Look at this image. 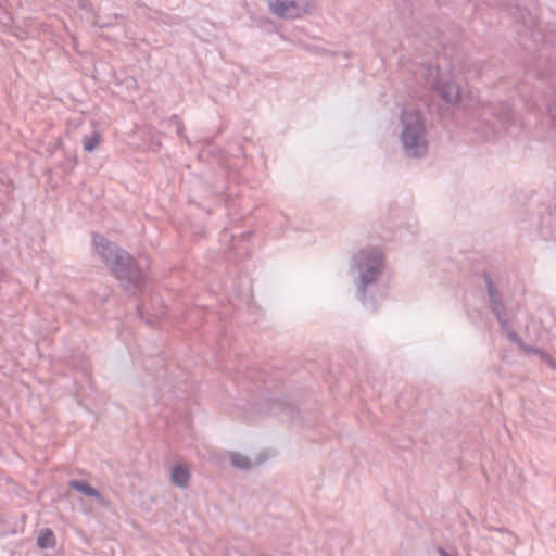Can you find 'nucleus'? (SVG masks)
<instances>
[{
    "label": "nucleus",
    "mask_w": 556,
    "mask_h": 556,
    "mask_svg": "<svg viewBox=\"0 0 556 556\" xmlns=\"http://www.w3.org/2000/svg\"><path fill=\"white\" fill-rule=\"evenodd\" d=\"M93 243L98 253L117 278L132 279L136 277L132 260L128 253L117 249L99 235L93 236Z\"/></svg>",
    "instance_id": "f257e3e1"
},
{
    "label": "nucleus",
    "mask_w": 556,
    "mask_h": 556,
    "mask_svg": "<svg viewBox=\"0 0 556 556\" xmlns=\"http://www.w3.org/2000/svg\"><path fill=\"white\" fill-rule=\"evenodd\" d=\"M404 130L402 140L410 155L420 156L426 151L424 126L420 115L416 111H406L403 115Z\"/></svg>",
    "instance_id": "f03ea898"
},
{
    "label": "nucleus",
    "mask_w": 556,
    "mask_h": 556,
    "mask_svg": "<svg viewBox=\"0 0 556 556\" xmlns=\"http://www.w3.org/2000/svg\"><path fill=\"white\" fill-rule=\"evenodd\" d=\"M429 77L432 78L433 81L429 79L428 84L439 92L442 99H444L448 103H456L459 101V87L454 83V80L450 76H439L438 70L432 68L429 72Z\"/></svg>",
    "instance_id": "7ed1b4c3"
},
{
    "label": "nucleus",
    "mask_w": 556,
    "mask_h": 556,
    "mask_svg": "<svg viewBox=\"0 0 556 556\" xmlns=\"http://www.w3.org/2000/svg\"><path fill=\"white\" fill-rule=\"evenodd\" d=\"M357 264L362 270L365 283L371 282L382 269V254L379 251H364L357 256Z\"/></svg>",
    "instance_id": "20e7f679"
},
{
    "label": "nucleus",
    "mask_w": 556,
    "mask_h": 556,
    "mask_svg": "<svg viewBox=\"0 0 556 556\" xmlns=\"http://www.w3.org/2000/svg\"><path fill=\"white\" fill-rule=\"evenodd\" d=\"M271 11L281 17H298L300 16V9L294 2H275L270 4Z\"/></svg>",
    "instance_id": "39448f33"
},
{
    "label": "nucleus",
    "mask_w": 556,
    "mask_h": 556,
    "mask_svg": "<svg viewBox=\"0 0 556 556\" xmlns=\"http://www.w3.org/2000/svg\"><path fill=\"white\" fill-rule=\"evenodd\" d=\"M190 478V470L186 465H176L172 468V480L179 486H186Z\"/></svg>",
    "instance_id": "423d86ee"
},
{
    "label": "nucleus",
    "mask_w": 556,
    "mask_h": 556,
    "mask_svg": "<svg viewBox=\"0 0 556 556\" xmlns=\"http://www.w3.org/2000/svg\"><path fill=\"white\" fill-rule=\"evenodd\" d=\"M37 544L41 549L52 548L55 546V535L52 530L43 529L37 538Z\"/></svg>",
    "instance_id": "0eeeda50"
},
{
    "label": "nucleus",
    "mask_w": 556,
    "mask_h": 556,
    "mask_svg": "<svg viewBox=\"0 0 556 556\" xmlns=\"http://www.w3.org/2000/svg\"><path fill=\"white\" fill-rule=\"evenodd\" d=\"M100 141H101L100 134L99 132H93L92 135L86 136L84 138V140H83L84 148H85L86 151L91 152V151H93L98 147Z\"/></svg>",
    "instance_id": "6e6552de"
},
{
    "label": "nucleus",
    "mask_w": 556,
    "mask_h": 556,
    "mask_svg": "<svg viewBox=\"0 0 556 556\" xmlns=\"http://www.w3.org/2000/svg\"><path fill=\"white\" fill-rule=\"evenodd\" d=\"M71 485L74 489L78 490L79 492H81L88 496H96V497L100 496L99 492L97 490H94L93 488H91L90 485H88L87 483L74 481L71 483Z\"/></svg>",
    "instance_id": "1a4fd4ad"
},
{
    "label": "nucleus",
    "mask_w": 556,
    "mask_h": 556,
    "mask_svg": "<svg viewBox=\"0 0 556 556\" xmlns=\"http://www.w3.org/2000/svg\"><path fill=\"white\" fill-rule=\"evenodd\" d=\"M231 463L233 466L238 468H248L249 467V460L245 456L239 455V454H232L230 456Z\"/></svg>",
    "instance_id": "9d476101"
}]
</instances>
